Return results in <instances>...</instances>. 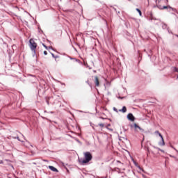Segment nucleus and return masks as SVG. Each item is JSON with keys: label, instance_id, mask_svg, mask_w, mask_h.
<instances>
[{"label": "nucleus", "instance_id": "obj_14", "mask_svg": "<svg viewBox=\"0 0 178 178\" xmlns=\"http://www.w3.org/2000/svg\"><path fill=\"white\" fill-rule=\"evenodd\" d=\"M113 111H115V112H118V109L115 107H113Z\"/></svg>", "mask_w": 178, "mask_h": 178}, {"label": "nucleus", "instance_id": "obj_6", "mask_svg": "<svg viewBox=\"0 0 178 178\" xmlns=\"http://www.w3.org/2000/svg\"><path fill=\"white\" fill-rule=\"evenodd\" d=\"M127 119H129V120H131V122H134V115H133V114L129 113L127 115Z\"/></svg>", "mask_w": 178, "mask_h": 178}, {"label": "nucleus", "instance_id": "obj_5", "mask_svg": "<svg viewBox=\"0 0 178 178\" xmlns=\"http://www.w3.org/2000/svg\"><path fill=\"white\" fill-rule=\"evenodd\" d=\"M134 127L136 131H138V130H140V131H144V130L141 127H140V126L137 125V124H134Z\"/></svg>", "mask_w": 178, "mask_h": 178}, {"label": "nucleus", "instance_id": "obj_20", "mask_svg": "<svg viewBox=\"0 0 178 178\" xmlns=\"http://www.w3.org/2000/svg\"><path fill=\"white\" fill-rule=\"evenodd\" d=\"M17 139H18L19 140H20V139H19V138H17Z\"/></svg>", "mask_w": 178, "mask_h": 178}, {"label": "nucleus", "instance_id": "obj_13", "mask_svg": "<svg viewBox=\"0 0 178 178\" xmlns=\"http://www.w3.org/2000/svg\"><path fill=\"white\" fill-rule=\"evenodd\" d=\"M51 56H52L53 58H58V56H55V55L52 53H51Z\"/></svg>", "mask_w": 178, "mask_h": 178}, {"label": "nucleus", "instance_id": "obj_10", "mask_svg": "<svg viewBox=\"0 0 178 178\" xmlns=\"http://www.w3.org/2000/svg\"><path fill=\"white\" fill-rule=\"evenodd\" d=\"M136 11L138 12L140 16H143V14L141 13V10H140V9L136 8Z\"/></svg>", "mask_w": 178, "mask_h": 178}, {"label": "nucleus", "instance_id": "obj_17", "mask_svg": "<svg viewBox=\"0 0 178 178\" xmlns=\"http://www.w3.org/2000/svg\"><path fill=\"white\" fill-rule=\"evenodd\" d=\"M99 126H101L102 127H104V124H99Z\"/></svg>", "mask_w": 178, "mask_h": 178}, {"label": "nucleus", "instance_id": "obj_19", "mask_svg": "<svg viewBox=\"0 0 178 178\" xmlns=\"http://www.w3.org/2000/svg\"><path fill=\"white\" fill-rule=\"evenodd\" d=\"M0 163H3L2 161H0Z\"/></svg>", "mask_w": 178, "mask_h": 178}, {"label": "nucleus", "instance_id": "obj_4", "mask_svg": "<svg viewBox=\"0 0 178 178\" xmlns=\"http://www.w3.org/2000/svg\"><path fill=\"white\" fill-rule=\"evenodd\" d=\"M161 0H156V5L159 9H168V6H159V2H161Z\"/></svg>", "mask_w": 178, "mask_h": 178}, {"label": "nucleus", "instance_id": "obj_12", "mask_svg": "<svg viewBox=\"0 0 178 178\" xmlns=\"http://www.w3.org/2000/svg\"><path fill=\"white\" fill-rule=\"evenodd\" d=\"M154 148H156V149H159V151H161V152H164V151L163 150H162V149H159V148H158V147H154Z\"/></svg>", "mask_w": 178, "mask_h": 178}, {"label": "nucleus", "instance_id": "obj_7", "mask_svg": "<svg viewBox=\"0 0 178 178\" xmlns=\"http://www.w3.org/2000/svg\"><path fill=\"white\" fill-rule=\"evenodd\" d=\"M95 84L98 87L99 86V81L98 80V77L95 76Z\"/></svg>", "mask_w": 178, "mask_h": 178}, {"label": "nucleus", "instance_id": "obj_11", "mask_svg": "<svg viewBox=\"0 0 178 178\" xmlns=\"http://www.w3.org/2000/svg\"><path fill=\"white\" fill-rule=\"evenodd\" d=\"M24 145H25V147H29L30 143H29V141H26Z\"/></svg>", "mask_w": 178, "mask_h": 178}, {"label": "nucleus", "instance_id": "obj_15", "mask_svg": "<svg viewBox=\"0 0 178 178\" xmlns=\"http://www.w3.org/2000/svg\"><path fill=\"white\" fill-rule=\"evenodd\" d=\"M43 47H44L46 49H48V47H47L45 44H43Z\"/></svg>", "mask_w": 178, "mask_h": 178}, {"label": "nucleus", "instance_id": "obj_9", "mask_svg": "<svg viewBox=\"0 0 178 178\" xmlns=\"http://www.w3.org/2000/svg\"><path fill=\"white\" fill-rule=\"evenodd\" d=\"M127 111L126 108V106H123L122 109L120 110V112H122L123 113H125V112Z\"/></svg>", "mask_w": 178, "mask_h": 178}, {"label": "nucleus", "instance_id": "obj_3", "mask_svg": "<svg viewBox=\"0 0 178 178\" xmlns=\"http://www.w3.org/2000/svg\"><path fill=\"white\" fill-rule=\"evenodd\" d=\"M30 44L29 47L31 49V51H35V48H37V43H35V42H34V40L31 39L29 40Z\"/></svg>", "mask_w": 178, "mask_h": 178}, {"label": "nucleus", "instance_id": "obj_16", "mask_svg": "<svg viewBox=\"0 0 178 178\" xmlns=\"http://www.w3.org/2000/svg\"><path fill=\"white\" fill-rule=\"evenodd\" d=\"M47 54H48V53L47 52V51H44V55H47Z\"/></svg>", "mask_w": 178, "mask_h": 178}, {"label": "nucleus", "instance_id": "obj_18", "mask_svg": "<svg viewBox=\"0 0 178 178\" xmlns=\"http://www.w3.org/2000/svg\"><path fill=\"white\" fill-rule=\"evenodd\" d=\"M48 49H52V47H48Z\"/></svg>", "mask_w": 178, "mask_h": 178}, {"label": "nucleus", "instance_id": "obj_2", "mask_svg": "<svg viewBox=\"0 0 178 178\" xmlns=\"http://www.w3.org/2000/svg\"><path fill=\"white\" fill-rule=\"evenodd\" d=\"M155 134H156V136L159 137L161 140V142L159 143V145H160L161 147H163V145H165V140H163V136H162V134H161L159 131H156Z\"/></svg>", "mask_w": 178, "mask_h": 178}, {"label": "nucleus", "instance_id": "obj_21", "mask_svg": "<svg viewBox=\"0 0 178 178\" xmlns=\"http://www.w3.org/2000/svg\"><path fill=\"white\" fill-rule=\"evenodd\" d=\"M177 151V152H178V150H176Z\"/></svg>", "mask_w": 178, "mask_h": 178}, {"label": "nucleus", "instance_id": "obj_8", "mask_svg": "<svg viewBox=\"0 0 178 178\" xmlns=\"http://www.w3.org/2000/svg\"><path fill=\"white\" fill-rule=\"evenodd\" d=\"M49 169H50V170H51L52 172H58V169L52 165H49Z\"/></svg>", "mask_w": 178, "mask_h": 178}, {"label": "nucleus", "instance_id": "obj_1", "mask_svg": "<svg viewBox=\"0 0 178 178\" xmlns=\"http://www.w3.org/2000/svg\"><path fill=\"white\" fill-rule=\"evenodd\" d=\"M84 160L79 159V162H81V163H88V162H90V161L92 159V156L91 155V153L88 152L84 153Z\"/></svg>", "mask_w": 178, "mask_h": 178}]
</instances>
